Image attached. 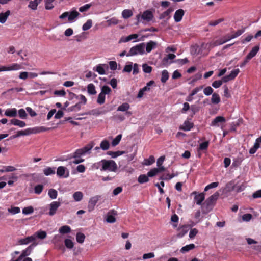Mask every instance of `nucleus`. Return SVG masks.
I'll return each mask as SVG.
<instances>
[{
  "label": "nucleus",
  "mask_w": 261,
  "mask_h": 261,
  "mask_svg": "<svg viewBox=\"0 0 261 261\" xmlns=\"http://www.w3.org/2000/svg\"><path fill=\"white\" fill-rule=\"evenodd\" d=\"M47 236V233L45 231L39 230L36 231L33 235L26 237L24 239H21L18 240L19 245H27L33 242L37 239L41 240L45 239Z\"/></svg>",
  "instance_id": "f257e3e1"
},
{
  "label": "nucleus",
  "mask_w": 261,
  "mask_h": 261,
  "mask_svg": "<svg viewBox=\"0 0 261 261\" xmlns=\"http://www.w3.org/2000/svg\"><path fill=\"white\" fill-rule=\"evenodd\" d=\"M102 167L100 168V171H109L116 172L117 170V165L113 160H107L103 159L101 160Z\"/></svg>",
  "instance_id": "f03ea898"
},
{
  "label": "nucleus",
  "mask_w": 261,
  "mask_h": 261,
  "mask_svg": "<svg viewBox=\"0 0 261 261\" xmlns=\"http://www.w3.org/2000/svg\"><path fill=\"white\" fill-rule=\"evenodd\" d=\"M218 193H216L209 197L205 201L202 205L203 208L205 209L204 211H205L206 212H209L212 210L218 198Z\"/></svg>",
  "instance_id": "7ed1b4c3"
},
{
  "label": "nucleus",
  "mask_w": 261,
  "mask_h": 261,
  "mask_svg": "<svg viewBox=\"0 0 261 261\" xmlns=\"http://www.w3.org/2000/svg\"><path fill=\"white\" fill-rule=\"evenodd\" d=\"M144 48V43H141L137 44L130 49L129 53L127 55V56H134L137 54L143 55L145 53Z\"/></svg>",
  "instance_id": "20e7f679"
},
{
  "label": "nucleus",
  "mask_w": 261,
  "mask_h": 261,
  "mask_svg": "<svg viewBox=\"0 0 261 261\" xmlns=\"http://www.w3.org/2000/svg\"><path fill=\"white\" fill-rule=\"evenodd\" d=\"M57 175L59 177L67 178L69 176V171L64 166H59L57 170Z\"/></svg>",
  "instance_id": "39448f33"
},
{
  "label": "nucleus",
  "mask_w": 261,
  "mask_h": 261,
  "mask_svg": "<svg viewBox=\"0 0 261 261\" xmlns=\"http://www.w3.org/2000/svg\"><path fill=\"white\" fill-rule=\"evenodd\" d=\"M22 68V66L20 64L17 63H14L9 66H0V72L12 70H18Z\"/></svg>",
  "instance_id": "423d86ee"
},
{
  "label": "nucleus",
  "mask_w": 261,
  "mask_h": 261,
  "mask_svg": "<svg viewBox=\"0 0 261 261\" xmlns=\"http://www.w3.org/2000/svg\"><path fill=\"white\" fill-rule=\"evenodd\" d=\"M100 198V196L96 195L91 197L88 202V209L89 212H91L94 208V207Z\"/></svg>",
  "instance_id": "0eeeda50"
},
{
  "label": "nucleus",
  "mask_w": 261,
  "mask_h": 261,
  "mask_svg": "<svg viewBox=\"0 0 261 261\" xmlns=\"http://www.w3.org/2000/svg\"><path fill=\"white\" fill-rule=\"evenodd\" d=\"M192 195H195L194 200L197 205H201L205 198L204 193H198L196 191L192 192Z\"/></svg>",
  "instance_id": "6e6552de"
},
{
  "label": "nucleus",
  "mask_w": 261,
  "mask_h": 261,
  "mask_svg": "<svg viewBox=\"0 0 261 261\" xmlns=\"http://www.w3.org/2000/svg\"><path fill=\"white\" fill-rule=\"evenodd\" d=\"M61 203L58 201H53L50 204V208L49 214L50 216L54 215L58 207L60 206Z\"/></svg>",
  "instance_id": "1a4fd4ad"
},
{
  "label": "nucleus",
  "mask_w": 261,
  "mask_h": 261,
  "mask_svg": "<svg viewBox=\"0 0 261 261\" xmlns=\"http://www.w3.org/2000/svg\"><path fill=\"white\" fill-rule=\"evenodd\" d=\"M194 127V123L188 120L185 121L183 124L179 126V129L184 131H189Z\"/></svg>",
  "instance_id": "9d476101"
},
{
  "label": "nucleus",
  "mask_w": 261,
  "mask_h": 261,
  "mask_svg": "<svg viewBox=\"0 0 261 261\" xmlns=\"http://www.w3.org/2000/svg\"><path fill=\"white\" fill-rule=\"evenodd\" d=\"M153 17L152 13L149 10H146L142 13L141 16L142 19L147 22L150 21Z\"/></svg>",
  "instance_id": "9b49d317"
},
{
  "label": "nucleus",
  "mask_w": 261,
  "mask_h": 261,
  "mask_svg": "<svg viewBox=\"0 0 261 261\" xmlns=\"http://www.w3.org/2000/svg\"><path fill=\"white\" fill-rule=\"evenodd\" d=\"M31 129L28 128L25 130H19L17 132L16 134L13 135L10 137V139H14L18 138L21 136H27L31 134Z\"/></svg>",
  "instance_id": "f8f14e48"
},
{
  "label": "nucleus",
  "mask_w": 261,
  "mask_h": 261,
  "mask_svg": "<svg viewBox=\"0 0 261 261\" xmlns=\"http://www.w3.org/2000/svg\"><path fill=\"white\" fill-rule=\"evenodd\" d=\"M190 228V227L188 225H182L181 226H180L177 229L178 236L180 237H182L186 233H187L188 232V231H189Z\"/></svg>",
  "instance_id": "ddd939ff"
},
{
  "label": "nucleus",
  "mask_w": 261,
  "mask_h": 261,
  "mask_svg": "<svg viewBox=\"0 0 261 261\" xmlns=\"http://www.w3.org/2000/svg\"><path fill=\"white\" fill-rule=\"evenodd\" d=\"M226 122L225 117L221 116H217L211 123V125L219 126V123H223Z\"/></svg>",
  "instance_id": "4468645a"
},
{
  "label": "nucleus",
  "mask_w": 261,
  "mask_h": 261,
  "mask_svg": "<svg viewBox=\"0 0 261 261\" xmlns=\"http://www.w3.org/2000/svg\"><path fill=\"white\" fill-rule=\"evenodd\" d=\"M184 13V11L181 9L176 10L174 15L175 21L176 22L180 21L182 18Z\"/></svg>",
  "instance_id": "2eb2a0df"
},
{
  "label": "nucleus",
  "mask_w": 261,
  "mask_h": 261,
  "mask_svg": "<svg viewBox=\"0 0 261 261\" xmlns=\"http://www.w3.org/2000/svg\"><path fill=\"white\" fill-rule=\"evenodd\" d=\"M112 214L114 215L116 214V212L114 210H112L108 212L106 218V221L107 222L113 223L116 221V218L114 216L112 215Z\"/></svg>",
  "instance_id": "dca6fc26"
},
{
  "label": "nucleus",
  "mask_w": 261,
  "mask_h": 261,
  "mask_svg": "<svg viewBox=\"0 0 261 261\" xmlns=\"http://www.w3.org/2000/svg\"><path fill=\"white\" fill-rule=\"evenodd\" d=\"M104 67L108 68V65L105 64H98L96 66V67L93 68V70L97 72L100 75H103L106 74L105 70L104 69Z\"/></svg>",
  "instance_id": "f3484780"
},
{
  "label": "nucleus",
  "mask_w": 261,
  "mask_h": 261,
  "mask_svg": "<svg viewBox=\"0 0 261 261\" xmlns=\"http://www.w3.org/2000/svg\"><path fill=\"white\" fill-rule=\"evenodd\" d=\"M174 11V9L170 7L168 10L165 11L164 12L160 14L159 16V18L160 19H163L165 18H167L169 19L170 18V14Z\"/></svg>",
  "instance_id": "a211bd4d"
},
{
  "label": "nucleus",
  "mask_w": 261,
  "mask_h": 261,
  "mask_svg": "<svg viewBox=\"0 0 261 261\" xmlns=\"http://www.w3.org/2000/svg\"><path fill=\"white\" fill-rule=\"evenodd\" d=\"M231 37H232V34L231 35H229V34L227 35L224 37L223 39H221V40L216 41L214 43V45L217 46L218 45L222 44L225 43V42L228 41L229 40L234 38H231Z\"/></svg>",
  "instance_id": "6ab92c4d"
},
{
  "label": "nucleus",
  "mask_w": 261,
  "mask_h": 261,
  "mask_svg": "<svg viewBox=\"0 0 261 261\" xmlns=\"http://www.w3.org/2000/svg\"><path fill=\"white\" fill-rule=\"evenodd\" d=\"M259 50V45H256L253 47L249 53V54L247 55L248 59H251L252 58L255 57L257 53L258 52Z\"/></svg>",
  "instance_id": "aec40b11"
},
{
  "label": "nucleus",
  "mask_w": 261,
  "mask_h": 261,
  "mask_svg": "<svg viewBox=\"0 0 261 261\" xmlns=\"http://www.w3.org/2000/svg\"><path fill=\"white\" fill-rule=\"evenodd\" d=\"M6 116L10 117H14L17 115V110L16 108L7 109L5 112Z\"/></svg>",
  "instance_id": "412c9836"
},
{
  "label": "nucleus",
  "mask_w": 261,
  "mask_h": 261,
  "mask_svg": "<svg viewBox=\"0 0 261 261\" xmlns=\"http://www.w3.org/2000/svg\"><path fill=\"white\" fill-rule=\"evenodd\" d=\"M42 1V0L31 1L28 5V7L32 10H36L38 5Z\"/></svg>",
  "instance_id": "4be33fe9"
},
{
  "label": "nucleus",
  "mask_w": 261,
  "mask_h": 261,
  "mask_svg": "<svg viewBox=\"0 0 261 261\" xmlns=\"http://www.w3.org/2000/svg\"><path fill=\"white\" fill-rule=\"evenodd\" d=\"M10 123L14 125L18 126L20 127H24L26 126V123L25 122L17 119H12L10 121Z\"/></svg>",
  "instance_id": "5701e85b"
},
{
  "label": "nucleus",
  "mask_w": 261,
  "mask_h": 261,
  "mask_svg": "<svg viewBox=\"0 0 261 261\" xmlns=\"http://www.w3.org/2000/svg\"><path fill=\"white\" fill-rule=\"evenodd\" d=\"M156 46V43L153 41H150L146 44V51L149 53Z\"/></svg>",
  "instance_id": "b1692460"
},
{
  "label": "nucleus",
  "mask_w": 261,
  "mask_h": 261,
  "mask_svg": "<svg viewBox=\"0 0 261 261\" xmlns=\"http://www.w3.org/2000/svg\"><path fill=\"white\" fill-rule=\"evenodd\" d=\"M176 57V56L173 54H169L167 57L163 58L162 63L164 66H167L169 62V60H173Z\"/></svg>",
  "instance_id": "393cba45"
},
{
  "label": "nucleus",
  "mask_w": 261,
  "mask_h": 261,
  "mask_svg": "<svg viewBox=\"0 0 261 261\" xmlns=\"http://www.w3.org/2000/svg\"><path fill=\"white\" fill-rule=\"evenodd\" d=\"M10 11L9 10H7L6 12H5V13H0V22H1L2 23H4L8 16L10 15Z\"/></svg>",
  "instance_id": "a878e982"
},
{
  "label": "nucleus",
  "mask_w": 261,
  "mask_h": 261,
  "mask_svg": "<svg viewBox=\"0 0 261 261\" xmlns=\"http://www.w3.org/2000/svg\"><path fill=\"white\" fill-rule=\"evenodd\" d=\"M80 13L76 11H72L70 13H69V15L68 16V21L71 22L75 19V18L79 16Z\"/></svg>",
  "instance_id": "bb28decb"
},
{
  "label": "nucleus",
  "mask_w": 261,
  "mask_h": 261,
  "mask_svg": "<svg viewBox=\"0 0 261 261\" xmlns=\"http://www.w3.org/2000/svg\"><path fill=\"white\" fill-rule=\"evenodd\" d=\"M87 92L90 95H95L96 93L95 87L93 84L90 83L88 85Z\"/></svg>",
  "instance_id": "cd10ccee"
},
{
  "label": "nucleus",
  "mask_w": 261,
  "mask_h": 261,
  "mask_svg": "<svg viewBox=\"0 0 261 261\" xmlns=\"http://www.w3.org/2000/svg\"><path fill=\"white\" fill-rule=\"evenodd\" d=\"M55 167H47L43 170V173L46 176H49L55 173Z\"/></svg>",
  "instance_id": "c85d7f7f"
},
{
  "label": "nucleus",
  "mask_w": 261,
  "mask_h": 261,
  "mask_svg": "<svg viewBox=\"0 0 261 261\" xmlns=\"http://www.w3.org/2000/svg\"><path fill=\"white\" fill-rule=\"evenodd\" d=\"M129 108L130 105L127 102H124L118 107L117 111L126 112V111L128 110Z\"/></svg>",
  "instance_id": "c756f323"
},
{
  "label": "nucleus",
  "mask_w": 261,
  "mask_h": 261,
  "mask_svg": "<svg viewBox=\"0 0 261 261\" xmlns=\"http://www.w3.org/2000/svg\"><path fill=\"white\" fill-rule=\"evenodd\" d=\"M124 153V151H108L107 154L109 155H110L112 156V158H117V156H119L123 154Z\"/></svg>",
  "instance_id": "7c9ffc66"
},
{
  "label": "nucleus",
  "mask_w": 261,
  "mask_h": 261,
  "mask_svg": "<svg viewBox=\"0 0 261 261\" xmlns=\"http://www.w3.org/2000/svg\"><path fill=\"white\" fill-rule=\"evenodd\" d=\"M220 97L218 94L216 93H214L212 94V96L211 98V102L213 104H218L220 102Z\"/></svg>",
  "instance_id": "2f4dec72"
},
{
  "label": "nucleus",
  "mask_w": 261,
  "mask_h": 261,
  "mask_svg": "<svg viewBox=\"0 0 261 261\" xmlns=\"http://www.w3.org/2000/svg\"><path fill=\"white\" fill-rule=\"evenodd\" d=\"M100 147L103 150H107L110 148L109 142L105 139L102 140L100 144Z\"/></svg>",
  "instance_id": "473e14b6"
},
{
  "label": "nucleus",
  "mask_w": 261,
  "mask_h": 261,
  "mask_svg": "<svg viewBox=\"0 0 261 261\" xmlns=\"http://www.w3.org/2000/svg\"><path fill=\"white\" fill-rule=\"evenodd\" d=\"M169 73L167 70H164L162 72L161 81L162 83H165L169 79Z\"/></svg>",
  "instance_id": "72a5a7b5"
},
{
  "label": "nucleus",
  "mask_w": 261,
  "mask_h": 261,
  "mask_svg": "<svg viewBox=\"0 0 261 261\" xmlns=\"http://www.w3.org/2000/svg\"><path fill=\"white\" fill-rule=\"evenodd\" d=\"M71 231V228L68 225H64L59 229V232L61 234H66Z\"/></svg>",
  "instance_id": "f704fd0d"
},
{
  "label": "nucleus",
  "mask_w": 261,
  "mask_h": 261,
  "mask_svg": "<svg viewBox=\"0 0 261 261\" xmlns=\"http://www.w3.org/2000/svg\"><path fill=\"white\" fill-rule=\"evenodd\" d=\"M155 162V158L153 155H150L147 159L144 160L143 165L149 166L151 165Z\"/></svg>",
  "instance_id": "c9c22d12"
},
{
  "label": "nucleus",
  "mask_w": 261,
  "mask_h": 261,
  "mask_svg": "<svg viewBox=\"0 0 261 261\" xmlns=\"http://www.w3.org/2000/svg\"><path fill=\"white\" fill-rule=\"evenodd\" d=\"M73 197L75 201H80L83 197V194L81 192H75L73 195Z\"/></svg>",
  "instance_id": "e433bc0d"
},
{
  "label": "nucleus",
  "mask_w": 261,
  "mask_h": 261,
  "mask_svg": "<svg viewBox=\"0 0 261 261\" xmlns=\"http://www.w3.org/2000/svg\"><path fill=\"white\" fill-rule=\"evenodd\" d=\"M16 170V169L12 166H3V169H0V172H13Z\"/></svg>",
  "instance_id": "4c0bfd02"
},
{
  "label": "nucleus",
  "mask_w": 261,
  "mask_h": 261,
  "mask_svg": "<svg viewBox=\"0 0 261 261\" xmlns=\"http://www.w3.org/2000/svg\"><path fill=\"white\" fill-rule=\"evenodd\" d=\"M122 17L125 19H127L133 15V12L130 10L125 9L122 13Z\"/></svg>",
  "instance_id": "58836bf2"
},
{
  "label": "nucleus",
  "mask_w": 261,
  "mask_h": 261,
  "mask_svg": "<svg viewBox=\"0 0 261 261\" xmlns=\"http://www.w3.org/2000/svg\"><path fill=\"white\" fill-rule=\"evenodd\" d=\"M92 25V20L91 19H88L82 27V30L83 31H87L90 29Z\"/></svg>",
  "instance_id": "ea45409f"
},
{
  "label": "nucleus",
  "mask_w": 261,
  "mask_h": 261,
  "mask_svg": "<svg viewBox=\"0 0 261 261\" xmlns=\"http://www.w3.org/2000/svg\"><path fill=\"white\" fill-rule=\"evenodd\" d=\"M148 177L147 175L141 174L139 176L138 181L140 184L146 182L149 180Z\"/></svg>",
  "instance_id": "a19ab883"
},
{
  "label": "nucleus",
  "mask_w": 261,
  "mask_h": 261,
  "mask_svg": "<svg viewBox=\"0 0 261 261\" xmlns=\"http://www.w3.org/2000/svg\"><path fill=\"white\" fill-rule=\"evenodd\" d=\"M45 8L46 10H51L54 8V6L53 4L54 0H44Z\"/></svg>",
  "instance_id": "79ce46f5"
},
{
  "label": "nucleus",
  "mask_w": 261,
  "mask_h": 261,
  "mask_svg": "<svg viewBox=\"0 0 261 261\" xmlns=\"http://www.w3.org/2000/svg\"><path fill=\"white\" fill-rule=\"evenodd\" d=\"M94 143L93 142H90L84 147L82 148V149L83 150V152L85 154L86 153L88 152L94 146Z\"/></svg>",
  "instance_id": "37998d69"
},
{
  "label": "nucleus",
  "mask_w": 261,
  "mask_h": 261,
  "mask_svg": "<svg viewBox=\"0 0 261 261\" xmlns=\"http://www.w3.org/2000/svg\"><path fill=\"white\" fill-rule=\"evenodd\" d=\"M209 145V141H206L200 144L198 150H206Z\"/></svg>",
  "instance_id": "c03bdc74"
},
{
  "label": "nucleus",
  "mask_w": 261,
  "mask_h": 261,
  "mask_svg": "<svg viewBox=\"0 0 261 261\" xmlns=\"http://www.w3.org/2000/svg\"><path fill=\"white\" fill-rule=\"evenodd\" d=\"M32 246H29V247L25 250L23 251V252H22V253L20 256H21V257L22 258L23 257H25V256H27L30 255L32 249H33V248L32 247Z\"/></svg>",
  "instance_id": "a18cd8bd"
},
{
  "label": "nucleus",
  "mask_w": 261,
  "mask_h": 261,
  "mask_svg": "<svg viewBox=\"0 0 261 261\" xmlns=\"http://www.w3.org/2000/svg\"><path fill=\"white\" fill-rule=\"evenodd\" d=\"M76 239L77 242L81 244L84 242V240L85 239V236L83 233L79 232L76 234Z\"/></svg>",
  "instance_id": "49530a36"
},
{
  "label": "nucleus",
  "mask_w": 261,
  "mask_h": 261,
  "mask_svg": "<svg viewBox=\"0 0 261 261\" xmlns=\"http://www.w3.org/2000/svg\"><path fill=\"white\" fill-rule=\"evenodd\" d=\"M81 109V102H77L75 105L68 108L69 111H77Z\"/></svg>",
  "instance_id": "de8ad7c7"
},
{
  "label": "nucleus",
  "mask_w": 261,
  "mask_h": 261,
  "mask_svg": "<svg viewBox=\"0 0 261 261\" xmlns=\"http://www.w3.org/2000/svg\"><path fill=\"white\" fill-rule=\"evenodd\" d=\"M105 95H106L100 92L98 96L97 102L100 105L104 103L105 102Z\"/></svg>",
  "instance_id": "09e8293b"
},
{
  "label": "nucleus",
  "mask_w": 261,
  "mask_h": 261,
  "mask_svg": "<svg viewBox=\"0 0 261 261\" xmlns=\"http://www.w3.org/2000/svg\"><path fill=\"white\" fill-rule=\"evenodd\" d=\"M48 194L51 199H56L58 195L57 191L53 189L49 190Z\"/></svg>",
  "instance_id": "8fccbe9b"
},
{
  "label": "nucleus",
  "mask_w": 261,
  "mask_h": 261,
  "mask_svg": "<svg viewBox=\"0 0 261 261\" xmlns=\"http://www.w3.org/2000/svg\"><path fill=\"white\" fill-rule=\"evenodd\" d=\"M112 92L111 89L107 85L103 86L101 88V92L106 94H109Z\"/></svg>",
  "instance_id": "3c124183"
},
{
  "label": "nucleus",
  "mask_w": 261,
  "mask_h": 261,
  "mask_svg": "<svg viewBox=\"0 0 261 261\" xmlns=\"http://www.w3.org/2000/svg\"><path fill=\"white\" fill-rule=\"evenodd\" d=\"M239 69H235L228 75L231 80H234L240 72Z\"/></svg>",
  "instance_id": "603ef678"
},
{
  "label": "nucleus",
  "mask_w": 261,
  "mask_h": 261,
  "mask_svg": "<svg viewBox=\"0 0 261 261\" xmlns=\"http://www.w3.org/2000/svg\"><path fill=\"white\" fill-rule=\"evenodd\" d=\"M34 212V208L32 206H30L25 207L22 210V213L25 215L32 214Z\"/></svg>",
  "instance_id": "864d4df0"
},
{
  "label": "nucleus",
  "mask_w": 261,
  "mask_h": 261,
  "mask_svg": "<svg viewBox=\"0 0 261 261\" xmlns=\"http://www.w3.org/2000/svg\"><path fill=\"white\" fill-rule=\"evenodd\" d=\"M85 154L82 148L77 149L73 154L72 158H78L81 155Z\"/></svg>",
  "instance_id": "5fc2aeb1"
},
{
  "label": "nucleus",
  "mask_w": 261,
  "mask_h": 261,
  "mask_svg": "<svg viewBox=\"0 0 261 261\" xmlns=\"http://www.w3.org/2000/svg\"><path fill=\"white\" fill-rule=\"evenodd\" d=\"M121 138H122V135L120 134V135H117L116 137V138L113 140V141L112 142V146H115L117 145L119 143V142L121 139Z\"/></svg>",
  "instance_id": "6e6d98bb"
},
{
  "label": "nucleus",
  "mask_w": 261,
  "mask_h": 261,
  "mask_svg": "<svg viewBox=\"0 0 261 261\" xmlns=\"http://www.w3.org/2000/svg\"><path fill=\"white\" fill-rule=\"evenodd\" d=\"M213 91V89L210 86H207L203 89V93L206 96L212 94Z\"/></svg>",
  "instance_id": "4d7b16f0"
},
{
  "label": "nucleus",
  "mask_w": 261,
  "mask_h": 261,
  "mask_svg": "<svg viewBox=\"0 0 261 261\" xmlns=\"http://www.w3.org/2000/svg\"><path fill=\"white\" fill-rule=\"evenodd\" d=\"M104 113H105L104 112H102V111H101L100 109H95L92 110L89 112L90 114H91L93 115H95V116H98V115H100L104 114Z\"/></svg>",
  "instance_id": "13d9d810"
},
{
  "label": "nucleus",
  "mask_w": 261,
  "mask_h": 261,
  "mask_svg": "<svg viewBox=\"0 0 261 261\" xmlns=\"http://www.w3.org/2000/svg\"><path fill=\"white\" fill-rule=\"evenodd\" d=\"M43 186L42 185H37L34 187V192L37 194H40L43 191Z\"/></svg>",
  "instance_id": "bf43d9fd"
},
{
  "label": "nucleus",
  "mask_w": 261,
  "mask_h": 261,
  "mask_svg": "<svg viewBox=\"0 0 261 261\" xmlns=\"http://www.w3.org/2000/svg\"><path fill=\"white\" fill-rule=\"evenodd\" d=\"M143 71L146 73H150L152 71V67L147 64H144L142 65Z\"/></svg>",
  "instance_id": "052dcab7"
},
{
  "label": "nucleus",
  "mask_w": 261,
  "mask_h": 261,
  "mask_svg": "<svg viewBox=\"0 0 261 261\" xmlns=\"http://www.w3.org/2000/svg\"><path fill=\"white\" fill-rule=\"evenodd\" d=\"M219 185L218 182H214L208 184L204 188V191H207L210 189L214 188L217 187Z\"/></svg>",
  "instance_id": "680f3d73"
},
{
  "label": "nucleus",
  "mask_w": 261,
  "mask_h": 261,
  "mask_svg": "<svg viewBox=\"0 0 261 261\" xmlns=\"http://www.w3.org/2000/svg\"><path fill=\"white\" fill-rule=\"evenodd\" d=\"M8 211L12 214H16L20 213V209L19 207H11V208H8Z\"/></svg>",
  "instance_id": "e2e57ef3"
},
{
  "label": "nucleus",
  "mask_w": 261,
  "mask_h": 261,
  "mask_svg": "<svg viewBox=\"0 0 261 261\" xmlns=\"http://www.w3.org/2000/svg\"><path fill=\"white\" fill-rule=\"evenodd\" d=\"M158 173V170L156 168L151 169L148 173L147 175L149 177H153Z\"/></svg>",
  "instance_id": "0e129e2a"
},
{
  "label": "nucleus",
  "mask_w": 261,
  "mask_h": 261,
  "mask_svg": "<svg viewBox=\"0 0 261 261\" xmlns=\"http://www.w3.org/2000/svg\"><path fill=\"white\" fill-rule=\"evenodd\" d=\"M107 22L108 23L109 25H115V24H118L119 22V21L116 18L113 17V18L108 20Z\"/></svg>",
  "instance_id": "69168bd1"
},
{
  "label": "nucleus",
  "mask_w": 261,
  "mask_h": 261,
  "mask_svg": "<svg viewBox=\"0 0 261 261\" xmlns=\"http://www.w3.org/2000/svg\"><path fill=\"white\" fill-rule=\"evenodd\" d=\"M92 6L91 4H87L79 8V11L84 12L87 11Z\"/></svg>",
  "instance_id": "338daca9"
},
{
  "label": "nucleus",
  "mask_w": 261,
  "mask_h": 261,
  "mask_svg": "<svg viewBox=\"0 0 261 261\" xmlns=\"http://www.w3.org/2000/svg\"><path fill=\"white\" fill-rule=\"evenodd\" d=\"M259 147V144L257 142H255L254 146L249 150L250 154H254L256 152L257 149Z\"/></svg>",
  "instance_id": "774afa93"
}]
</instances>
